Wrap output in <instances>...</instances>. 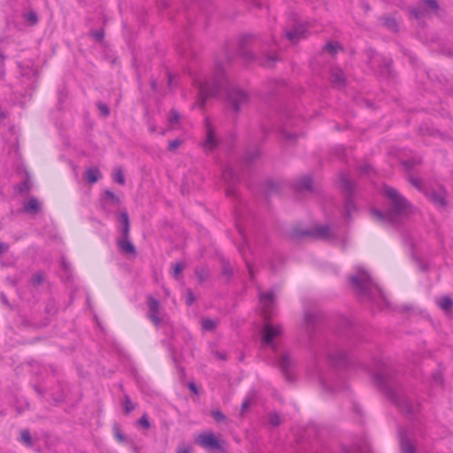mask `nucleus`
Listing matches in <instances>:
<instances>
[{
  "label": "nucleus",
  "mask_w": 453,
  "mask_h": 453,
  "mask_svg": "<svg viewBox=\"0 0 453 453\" xmlns=\"http://www.w3.org/2000/svg\"><path fill=\"white\" fill-rule=\"evenodd\" d=\"M377 362L378 364L376 363L374 371L376 381L388 390L390 399L396 404L403 415L409 418L417 415L420 410L419 401L414 399L402 389L393 388L394 383L391 377V370L384 362L380 360Z\"/></svg>",
  "instance_id": "nucleus-1"
},
{
  "label": "nucleus",
  "mask_w": 453,
  "mask_h": 453,
  "mask_svg": "<svg viewBox=\"0 0 453 453\" xmlns=\"http://www.w3.org/2000/svg\"><path fill=\"white\" fill-rule=\"evenodd\" d=\"M383 194L390 202V209L386 214L379 210H372L371 213L375 220L395 223L399 216L411 211V203L395 188L384 186Z\"/></svg>",
  "instance_id": "nucleus-2"
},
{
  "label": "nucleus",
  "mask_w": 453,
  "mask_h": 453,
  "mask_svg": "<svg viewBox=\"0 0 453 453\" xmlns=\"http://www.w3.org/2000/svg\"><path fill=\"white\" fill-rule=\"evenodd\" d=\"M349 280L358 295L368 299L372 300L381 294L380 288L365 270L358 269L356 274L349 277Z\"/></svg>",
  "instance_id": "nucleus-3"
},
{
  "label": "nucleus",
  "mask_w": 453,
  "mask_h": 453,
  "mask_svg": "<svg viewBox=\"0 0 453 453\" xmlns=\"http://www.w3.org/2000/svg\"><path fill=\"white\" fill-rule=\"evenodd\" d=\"M226 91L227 101L229 106L235 112H238L249 102V95L236 86H228L225 88Z\"/></svg>",
  "instance_id": "nucleus-4"
},
{
  "label": "nucleus",
  "mask_w": 453,
  "mask_h": 453,
  "mask_svg": "<svg viewBox=\"0 0 453 453\" xmlns=\"http://www.w3.org/2000/svg\"><path fill=\"white\" fill-rule=\"evenodd\" d=\"M339 186L346 196L345 212L346 216L349 217L351 211L356 210V205L352 199L355 184L346 174H342L339 180Z\"/></svg>",
  "instance_id": "nucleus-5"
},
{
  "label": "nucleus",
  "mask_w": 453,
  "mask_h": 453,
  "mask_svg": "<svg viewBox=\"0 0 453 453\" xmlns=\"http://www.w3.org/2000/svg\"><path fill=\"white\" fill-rule=\"evenodd\" d=\"M225 86L223 77H216L211 82H202L199 85V96L201 97V105L204 104L206 98L218 96Z\"/></svg>",
  "instance_id": "nucleus-6"
},
{
  "label": "nucleus",
  "mask_w": 453,
  "mask_h": 453,
  "mask_svg": "<svg viewBox=\"0 0 453 453\" xmlns=\"http://www.w3.org/2000/svg\"><path fill=\"white\" fill-rule=\"evenodd\" d=\"M282 334V327L280 325H272L266 323L263 330V344L270 346L273 351H276L277 346L274 339Z\"/></svg>",
  "instance_id": "nucleus-7"
},
{
  "label": "nucleus",
  "mask_w": 453,
  "mask_h": 453,
  "mask_svg": "<svg viewBox=\"0 0 453 453\" xmlns=\"http://www.w3.org/2000/svg\"><path fill=\"white\" fill-rule=\"evenodd\" d=\"M262 314L265 320L273 315L275 295L273 291H267L259 295Z\"/></svg>",
  "instance_id": "nucleus-8"
},
{
  "label": "nucleus",
  "mask_w": 453,
  "mask_h": 453,
  "mask_svg": "<svg viewBox=\"0 0 453 453\" xmlns=\"http://www.w3.org/2000/svg\"><path fill=\"white\" fill-rule=\"evenodd\" d=\"M147 305L149 309L147 313L148 319H150L156 326H158L163 320L160 317L162 306L159 301L150 296L147 298Z\"/></svg>",
  "instance_id": "nucleus-9"
},
{
  "label": "nucleus",
  "mask_w": 453,
  "mask_h": 453,
  "mask_svg": "<svg viewBox=\"0 0 453 453\" xmlns=\"http://www.w3.org/2000/svg\"><path fill=\"white\" fill-rule=\"evenodd\" d=\"M222 179L226 185V195L235 196V186L239 182V176L231 166L227 165L224 168Z\"/></svg>",
  "instance_id": "nucleus-10"
},
{
  "label": "nucleus",
  "mask_w": 453,
  "mask_h": 453,
  "mask_svg": "<svg viewBox=\"0 0 453 453\" xmlns=\"http://www.w3.org/2000/svg\"><path fill=\"white\" fill-rule=\"evenodd\" d=\"M205 134L206 138L203 143L205 151L213 150L219 144V141L215 136L213 127L209 119H205Z\"/></svg>",
  "instance_id": "nucleus-11"
},
{
  "label": "nucleus",
  "mask_w": 453,
  "mask_h": 453,
  "mask_svg": "<svg viewBox=\"0 0 453 453\" xmlns=\"http://www.w3.org/2000/svg\"><path fill=\"white\" fill-rule=\"evenodd\" d=\"M116 244L121 253L128 257H136V249L130 240V235L117 236Z\"/></svg>",
  "instance_id": "nucleus-12"
},
{
  "label": "nucleus",
  "mask_w": 453,
  "mask_h": 453,
  "mask_svg": "<svg viewBox=\"0 0 453 453\" xmlns=\"http://www.w3.org/2000/svg\"><path fill=\"white\" fill-rule=\"evenodd\" d=\"M307 35V27L305 24H297L293 28L285 31L286 38L292 43L298 42L301 39L305 38Z\"/></svg>",
  "instance_id": "nucleus-13"
},
{
  "label": "nucleus",
  "mask_w": 453,
  "mask_h": 453,
  "mask_svg": "<svg viewBox=\"0 0 453 453\" xmlns=\"http://www.w3.org/2000/svg\"><path fill=\"white\" fill-rule=\"evenodd\" d=\"M303 236H311L318 239H329L331 238L330 227L326 225L317 226L311 229H307L299 234Z\"/></svg>",
  "instance_id": "nucleus-14"
},
{
  "label": "nucleus",
  "mask_w": 453,
  "mask_h": 453,
  "mask_svg": "<svg viewBox=\"0 0 453 453\" xmlns=\"http://www.w3.org/2000/svg\"><path fill=\"white\" fill-rule=\"evenodd\" d=\"M196 442L204 448L211 449H219L221 448L219 440L211 433L199 434L196 438Z\"/></svg>",
  "instance_id": "nucleus-15"
},
{
  "label": "nucleus",
  "mask_w": 453,
  "mask_h": 453,
  "mask_svg": "<svg viewBox=\"0 0 453 453\" xmlns=\"http://www.w3.org/2000/svg\"><path fill=\"white\" fill-rule=\"evenodd\" d=\"M118 221V236L130 235V220L127 211H120L117 216Z\"/></svg>",
  "instance_id": "nucleus-16"
},
{
  "label": "nucleus",
  "mask_w": 453,
  "mask_h": 453,
  "mask_svg": "<svg viewBox=\"0 0 453 453\" xmlns=\"http://www.w3.org/2000/svg\"><path fill=\"white\" fill-rule=\"evenodd\" d=\"M426 196L437 207L444 208L447 206V193L445 189L431 190Z\"/></svg>",
  "instance_id": "nucleus-17"
},
{
  "label": "nucleus",
  "mask_w": 453,
  "mask_h": 453,
  "mask_svg": "<svg viewBox=\"0 0 453 453\" xmlns=\"http://www.w3.org/2000/svg\"><path fill=\"white\" fill-rule=\"evenodd\" d=\"M42 209V203L35 196L23 203L21 211L32 216L37 215Z\"/></svg>",
  "instance_id": "nucleus-18"
},
{
  "label": "nucleus",
  "mask_w": 453,
  "mask_h": 453,
  "mask_svg": "<svg viewBox=\"0 0 453 453\" xmlns=\"http://www.w3.org/2000/svg\"><path fill=\"white\" fill-rule=\"evenodd\" d=\"M278 366L280 367L281 372L285 375L286 379L290 380L289 377V369L293 365L292 359L288 353L283 352L278 361H277Z\"/></svg>",
  "instance_id": "nucleus-19"
},
{
  "label": "nucleus",
  "mask_w": 453,
  "mask_h": 453,
  "mask_svg": "<svg viewBox=\"0 0 453 453\" xmlns=\"http://www.w3.org/2000/svg\"><path fill=\"white\" fill-rule=\"evenodd\" d=\"M102 207L104 211H107V206L114 205L119 206L120 204V199L111 191L105 190L101 197Z\"/></svg>",
  "instance_id": "nucleus-20"
},
{
  "label": "nucleus",
  "mask_w": 453,
  "mask_h": 453,
  "mask_svg": "<svg viewBox=\"0 0 453 453\" xmlns=\"http://www.w3.org/2000/svg\"><path fill=\"white\" fill-rule=\"evenodd\" d=\"M319 314L317 311H305L304 316H303V323H304L305 330L308 334H311L313 327L319 319Z\"/></svg>",
  "instance_id": "nucleus-21"
},
{
  "label": "nucleus",
  "mask_w": 453,
  "mask_h": 453,
  "mask_svg": "<svg viewBox=\"0 0 453 453\" xmlns=\"http://www.w3.org/2000/svg\"><path fill=\"white\" fill-rule=\"evenodd\" d=\"M331 81L336 88H343L345 86V76L342 70L333 69L331 72Z\"/></svg>",
  "instance_id": "nucleus-22"
},
{
  "label": "nucleus",
  "mask_w": 453,
  "mask_h": 453,
  "mask_svg": "<svg viewBox=\"0 0 453 453\" xmlns=\"http://www.w3.org/2000/svg\"><path fill=\"white\" fill-rule=\"evenodd\" d=\"M312 180L310 176H303L300 178L295 184V189L296 191H311V190Z\"/></svg>",
  "instance_id": "nucleus-23"
},
{
  "label": "nucleus",
  "mask_w": 453,
  "mask_h": 453,
  "mask_svg": "<svg viewBox=\"0 0 453 453\" xmlns=\"http://www.w3.org/2000/svg\"><path fill=\"white\" fill-rule=\"evenodd\" d=\"M329 359L334 365L342 366L347 364V355L342 350H337L336 353H330Z\"/></svg>",
  "instance_id": "nucleus-24"
},
{
  "label": "nucleus",
  "mask_w": 453,
  "mask_h": 453,
  "mask_svg": "<svg viewBox=\"0 0 453 453\" xmlns=\"http://www.w3.org/2000/svg\"><path fill=\"white\" fill-rule=\"evenodd\" d=\"M400 445L403 453H416L415 445L406 435H400Z\"/></svg>",
  "instance_id": "nucleus-25"
},
{
  "label": "nucleus",
  "mask_w": 453,
  "mask_h": 453,
  "mask_svg": "<svg viewBox=\"0 0 453 453\" xmlns=\"http://www.w3.org/2000/svg\"><path fill=\"white\" fill-rule=\"evenodd\" d=\"M100 176V171L97 167L88 168L85 172L86 180L90 184L96 183L99 180Z\"/></svg>",
  "instance_id": "nucleus-26"
},
{
  "label": "nucleus",
  "mask_w": 453,
  "mask_h": 453,
  "mask_svg": "<svg viewBox=\"0 0 453 453\" xmlns=\"http://www.w3.org/2000/svg\"><path fill=\"white\" fill-rule=\"evenodd\" d=\"M438 306L444 311L445 312H449L453 308V301L449 296H444L437 300Z\"/></svg>",
  "instance_id": "nucleus-27"
},
{
  "label": "nucleus",
  "mask_w": 453,
  "mask_h": 453,
  "mask_svg": "<svg viewBox=\"0 0 453 453\" xmlns=\"http://www.w3.org/2000/svg\"><path fill=\"white\" fill-rule=\"evenodd\" d=\"M195 274L200 283L204 282L209 277V270L205 266H198L195 270Z\"/></svg>",
  "instance_id": "nucleus-28"
},
{
  "label": "nucleus",
  "mask_w": 453,
  "mask_h": 453,
  "mask_svg": "<svg viewBox=\"0 0 453 453\" xmlns=\"http://www.w3.org/2000/svg\"><path fill=\"white\" fill-rule=\"evenodd\" d=\"M112 179L115 182L119 183V185L125 184V176L121 168H114L112 173Z\"/></svg>",
  "instance_id": "nucleus-29"
},
{
  "label": "nucleus",
  "mask_w": 453,
  "mask_h": 453,
  "mask_svg": "<svg viewBox=\"0 0 453 453\" xmlns=\"http://www.w3.org/2000/svg\"><path fill=\"white\" fill-rule=\"evenodd\" d=\"M180 114L177 111L172 110L170 111L169 117H168V123L171 128H175L176 126L179 124L180 120Z\"/></svg>",
  "instance_id": "nucleus-30"
},
{
  "label": "nucleus",
  "mask_w": 453,
  "mask_h": 453,
  "mask_svg": "<svg viewBox=\"0 0 453 453\" xmlns=\"http://www.w3.org/2000/svg\"><path fill=\"white\" fill-rule=\"evenodd\" d=\"M260 155V151L257 148L253 149L252 150H248L244 155V160L246 163L250 164L253 162L256 158H257Z\"/></svg>",
  "instance_id": "nucleus-31"
},
{
  "label": "nucleus",
  "mask_w": 453,
  "mask_h": 453,
  "mask_svg": "<svg viewBox=\"0 0 453 453\" xmlns=\"http://www.w3.org/2000/svg\"><path fill=\"white\" fill-rule=\"evenodd\" d=\"M218 321L211 319H203L202 320V327L205 331H211L216 328Z\"/></svg>",
  "instance_id": "nucleus-32"
},
{
  "label": "nucleus",
  "mask_w": 453,
  "mask_h": 453,
  "mask_svg": "<svg viewBox=\"0 0 453 453\" xmlns=\"http://www.w3.org/2000/svg\"><path fill=\"white\" fill-rule=\"evenodd\" d=\"M122 403L126 413H130L135 409V404L131 401L127 395H124Z\"/></svg>",
  "instance_id": "nucleus-33"
},
{
  "label": "nucleus",
  "mask_w": 453,
  "mask_h": 453,
  "mask_svg": "<svg viewBox=\"0 0 453 453\" xmlns=\"http://www.w3.org/2000/svg\"><path fill=\"white\" fill-rule=\"evenodd\" d=\"M16 188L20 194L28 193L31 189V184L29 180H25L22 182L19 183Z\"/></svg>",
  "instance_id": "nucleus-34"
},
{
  "label": "nucleus",
  "mask_w": 453,
  "mask_h": 453,
  "mask_svg": "<svg viewBox=\"0 0 453 453\" xmlns=\"http://www.w3.org/2000/svg\"><path fill=\"white\" fill-rule=\"evenodd\" d=\"M250 39H251V36H250V35H245L240 39V47H241L242 54L243 55L244 58H247L249 59L252 58V55L246 52L242 48H244L246 43H248V42Z\"/></svg>",
  "instance_id": "nucleus-35"
},
{
  "label": "nucleus",
  "mask_w": 453,
  "mask_h": 453,
  "mask_svg": "<svg viewBox=\"0 0 453 453\" xmlns=\"http://www.w3.org/2000/svg\"><path fill=\"white\" fill-rule=\"evenodd\" d=\"M44 281V274L42 272H37L35 273L31 279V283L33 286L38 287L42 285Z\"/></svg>",
  "instance_id": "nucleus-36"
},
{
  "label": "nucleus",
  "mask_w": 453,
  "mask_h": 453,
  "mask_svg": "<svg viewBox=\"0 0 453 453\" xmlns=\"http://www.w3.org/2000/svg\"><path fill=\"white\" fill-rule=\"evenodd\" d=\"M276 61H277L276 56L267 55L265 58L261 59L260 64L266 67H272Z\"/></svg>",
  "instance_id": "nucleus-37"
},
{
  "label": "nucleus",
  "mask_w": 453,
  "mask_h": 453,
  "mask_svg": "<svg viewBox=\"0 0 453 453\" xmlns=\"http://www.w3.org/2000/svg\"><path fill=\"white\" fill-rule=\"evenodd\" d=\"M137 424L144 428V429H149L150 427V422L149 420V417L146 413H144L138 420H137Z\"/></svg>",
  "instance_id": "nucleus-38"
},
{
  "label": "nucleus",
  "mask_w": 453,
  "mask_h": 453,
  "mask_svg": "<svg viewBox=\"0 0 453 453\" xmlns=\"http://www.w3.org/2000/svg\"><path fill=\"white\" fill-rule=\"evenodd\" d=\"M24 17L25 19L32 25L36 24L38 21L37 14L33 11L27 12Z\"/></svg>",
  "instance_id": "nucleus-39"
},
{
  "label": "nucleus",
  "mask_w": 453,
  "mask_h": 453,
  "mask_svg": "<svg viewBox=\"0 0 453 453\" xmlns=\"http://www.w3.org/2000/svg\"><path fill=\"white\" fill-rule=\"evenodd\" d=\"M384 25L392 31H395L397 29V23L393 18H387L384 21Z\"/></svg>",
  "instance_id": "nucleus-40"
},
{
  "label": "nucleus",
  "mask_w": 453,
  "mask_h": 453,
  "mask_svg": "<svg viewBox=\"0 0 453 453\" xmlns=\"http://www.w3.org/2000/svg\"><path fill=\"white\" fill-rule=\"evenodd\" d=\"M338 48H339V45L337 43L328 42L327 44L325 45L324 50L334 55L337 52Z\"/></svg>",
  "instance_id": "nucleus-41"
},
{
  "label": "nucleus",
  "mask_w": 453,
  "mask_h": 453,
  "mask_svg": "<svg viewBox=\"0 0 453 453\" xmlns=\"http://www.w3.org/2000/svg\"><path fill=\"white\" fill-rule=\"evenodd\" d=\"M211 416L217 422H222L226 419V417L219 410L212 411Z\"/></svg>",
  "instance_id": "nucleus-42"
},
{
  "label": "nucleus",
  "mask_w": 453,
  "mask_h": 453,
  "mask_svg": "<svg viewBox=\"0 0 453 453\" xmlns=\"http://www.w3.org/2000/svg\"><path fill=\"white\" fill-rule=\"evenodd\" d=\"M269 422L272 426H277L280 424V418L277 413H271L269 415Z\"/></svg>",
  "instance_id": "nucleus-43"
},
{
  "label": "nucleus",
  "mask_w": 453,
  "mask_h": 453,
  "mask_svg": "<svg viewBox=\"0 0 453 453\" xmlns=\"http://www.w3.org/2000/svg\"><path fill=\"white\" fill-rule=\"evenodd\" d=\"M21 440L27 445L32 444V438L30 433L27 430H24L21 432Z\"/></svg>",
  "instance_id": "nucleus-44"
},
{
  "label": "nucleus",
  "mask_w": 453,
  "mask_h": 453,
  "mask_svg": "<svg viewBox=\"0 0 453 453\" xmlns=\"http://www.w3.org/2000/svg\"><path fill=\"white\" fill-rule=\"evenodd\" d=\"M196 300V297H195V295L193 293V291L188 288L187 289L186 291V303L188 305H191Z\"/></svg>",
  "instance_id": "nucleus-45"
},
{
  "label": "nucleus",
  "mask_w": 453,
  "mask_h": 453,
  "mask_svg": "<svg viewBox=\"0 0 453 453\" xmlns=\"http://www.w3.org/2000/svg\"><path fill=\"white\" fill-rule=\"evenodd\" d=\"M281 137L282 139H284L286 142H295L296 139V134H290V133H288L286 131H282L281 132Z\"/></svg>",
  "instance_id": "nucleus-46"
},
{
  "label": "nucleus",
  "mask_w": 453,
  "mask_h": 453,
  "mask_svg": "<svg viewBox=\"0 0 453 453\" xmlns=\"http://www.w3.org/2000/svg\"><path fill=\"white\" fill-rule=\"evenodd\" d=\"M419 160L410 159L403 162V165L407 169L411 170L415 167L416 165L419 164Z\"/></svg>",
  "instance_id": "nucleus-47"
},
{
  "label": "nucleus",
  "mask_w": 453,
  "mask_h": 453,
  "mask_svg": "<svg viewBox=\"0 0 453 453\" xmlns=\"http://www.w3.org/2000/svg\"><path fill=\"white\" fill-rule=\"evenodd\" d=\"M93 38L96 41V42H101L104 37V30H96V31H93L91 33Z\"/></svg>",
  "instance_id": "nucleus-48"
},
{
  "label": "nucleus",
  "mask_w": 453,
  "mask_h": 453,
  "mask_svg": "<svg viewBox=\"0 0 453 453\" xmlns=\"http://www.w3.org/2000/svg\"><path fill=\"white\" fill-rule=\"evenodd\" d=\"M411 183L418 190L422 191L424 187L422 186V180L418 178H411Z\"/></svg>",
  "instance_id": "nucleus-49"
},
{
  "label": "nucleus",
  "mask_w": 453,
  "mask_h": 453,
  "mask_svg": "<svg viewBox=\"0 0 453 453\" xmlns=\"http://www.w3.org/2000/svg\"><path fill=\"white\" fill-rule=\"evenodd\" d=\"M173 275L174 278H177L178 275L183 271L184 266L180 263H176L173 265Z\"/></svg>",
  "instance_id": "nucleus-50"
},
{
  "label": "nucleus",
  "mask_w": 453,
  "mask_h": 453,
  "mask_svg": "<svg viewBox=\"0 0 453 453\" xmlns=\"http://www.w3.org/2000/svg\"><path fill=\"white\" fill-rule=\"evenodd\" d=\"M97 107L104 116L106 117L110 114L109 107L106 104L103 103H98Z\"/></svg>",
  "instance_id": "nucleus-51"
},
{
  "label": "nucleus",
  "mask_w": 453,
  "mask_h": 453,
  "mask_svg": "<svg viewBox=\"0 0 453 453\" xmlns=\"http://www.w3.org/2000/svg\"><path fill=\"white\" fill-rule=\"evenodd\" d=\"M423 3L433 10H437L439 7L436 0H423Z\"/></svg>",
  "instance_id": "nucleus-52"
},
{
  "label": "nucleus",
  "mask_w": 453,
  "mask_h": 453,
  "mask_svg": "<svg viewBox=\"0 0 453 453\" xmlns=\"http://www.w3.org/2000/svg\"><path fill=\"white\" fill-rule=\"evenodd\" d=\"M181 144V141L179 139L172 140L169 142V150H174Z\"/></svg>",
  "instance_id": "nucleus-53"
},
{
  "label": "nucleus",
  "mask_w": 453,
  "mask_h": 453,
  "mask_svg": "<svg viewBox=\"0 0 453 453\" xmlns=\"http://www.w3.org/2000/svg\"><path fill=\"white\" fill-rule=\"evenodd\" d=\"M433 380L435 384L441 385L443 380L441 373L440 372H434L433 375Z\"/></svg>",
  "instance_id": "nucleus-54"
},
{
  "label": "nucleus",
  "mask_w": 453,
  "mask_h": 453,
  "mask_svg": "<svg viewBox=\"0 0 453 453\" xmlns=\"http://www.w3.org/2000/svg\"><path fill=\"white\" fill-rule=\"evenodd\" d=\"M176 453H191V447L189 446H178Z\"/></svg>",
  "instance_id": "nucleus-55"
},
{
  "label": "nucleus",
  "mask_w": 453,
  "mask_h": 453,
  "mask_svg": "<svg viewBox=\"0 0 453 453\" xmlns=\"http://www.w3.org/2000/svg\"><path fill=\"white\" fill-rule=\"evenodd\" d=\"M250 399H245L242 404V408H241V415H243L244 412L250 408Z\"/></svg>",
  "instance_id": "nucleus-56"
},
{
  "label": "nucleus",
  "mask_w": 453,
  "mask_h": 453,
  "mask_svg": "<svg viewBox=\"0 0 453 453\" xmlns=\"http://www.w3.org/2000/svg\"><path fill=\"white\" fill-rule=\"evenodd\" d=\"M223 274L230 276L232 275V269L228 263H225L222 270Z\"/></svg>",
  "instance_id": "nucleus-57"
},
{
  "label": "nucleus",
  "mask_w": 453,
  "mask_h": 453,
  "mask_svg": "<svg viewBox=\"0 0 453 453\" xmlns=\"http://www.w3.org/2000/svg\"><path fill=\"white\" fill-rule=\"evenodd\" d=\"M359 169L362 173H365V174H369L370 172L372 171L371 165H367V164L360 165Z\"/></svg>",
  "instance_id": "nucleus-58"
},
{
  "label": "nucleus",
  "mask_w": 453,
  "mask_h": 453,
  "mask_svg": "<svg viewBox=\"0 0 453 453\" xmlns=\"http://www.w3.org/2000/svg\"><path fill=\"white\" fill-rule=\"evenodd\" d=\"M188 387L190 391H192L196 395H198V393H199L198 388L194 382H188Z\"/></svg>",
  "instance_id": "nucleus-59"
},
{
  "label": "nucleus",
  "mask_w": 453,
  "mask_h": 453,
  "mask_svg": "<svg viewBox=\"0 0 453 453\" xmlns=\"http://www.w3.org/2000/svg\"><path fill=\"white\" fill-rule=\"evenodd\" d=\"M245 262H246L247 268L249 270L250 276L251 279H253L254 278L253 267H252L251 264L250 262H248L246 259H245Z\"/></svg>",
  "instance_id": "nucleus-60"
},
{
  "label": "nucleus",
  "mask_w": 453,
  "mask_h": 453,
  "mask_svg": "<svg viewBox=\"0 0 453 453\" xmlns=\"http://www.w3.org/2000/svg\"><path fill=\"white\" fill-rule=\"evenodd\" d=\"M411 13L413 14V16L416 18V19H419L422 15H423V12L420 11V10H413L411 12Z\"/></svg>",
  "instance_id": "nucleus-61"
},
{
  "label": "nucleus",
  "mask_w": 453,
  "mask_h": 453,
  "mask_svg": "<svg viewBox=\"0 0 453 453\" xmlns=\"http://www.w3.org/2000/svg\"><path fill=\"white\" fill-rule=\"evenodd\" d=\"M115 436L119 441H124V435L119 432V430L116 429L115 431Z\"/></svg>",
  "instance_id": "nucleus-62"
},
{
  "label": "nucleus",
  "mask_w": 453,
  "mask_h": 453,
  "mask_svg": "<svg viewBox=\"0 0 453 453\" xmlns=\"http://www.w3.org/2000/svg\"><path fill=\"white\" fill-rule=\"evenodd\" d=\"M6 250L4 243L0 242V254L4 253Z\"/></svg>",
  "instance_id": "nucleus-63"
},
{
  "label": "nucleus",
  "mask_w": 453,
  "mask_h": 453,
  "mask_svg": "<svg viewBox=\"0 0 453 453\" xmlns=\"http://www.w3.org/2000/svg\"><path fill=\"white\" fill-rule=\"evenodd\" d=\"M217 357H218L219 358L222 359V360H225V359H226V356H225V355H223V354H220V353H218V354H217Z\"/></svg>",
  "instance_id": "nucleus-64"
}]
</instances>
